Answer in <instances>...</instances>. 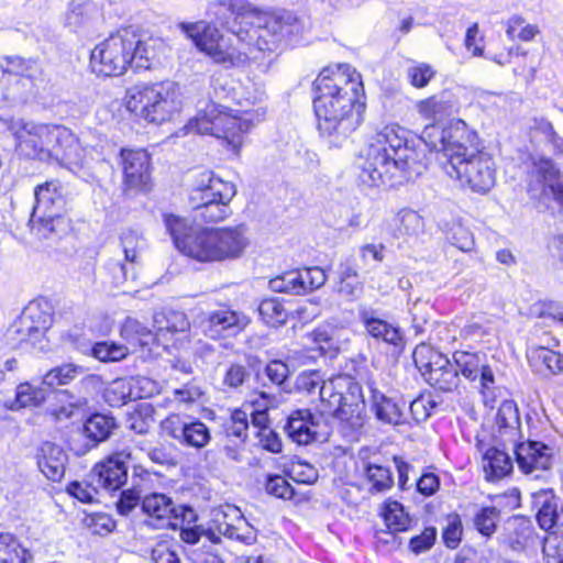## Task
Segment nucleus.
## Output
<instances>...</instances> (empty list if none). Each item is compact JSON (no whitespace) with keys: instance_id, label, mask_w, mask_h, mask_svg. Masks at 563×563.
Returning a JSON list of instances; mask_svg holds the SVG:
<instances>
[{"instance_id":"nucleus-58","label":"nucleus","mask_w":563,"mask_h":563,"mask_svg":"<svg viewBox=\"0 0 563 563\" xmlns=\"http://www.w3.org/2000/svg\"><path fill=\"white\" fill-rule=\"evenodd\" d=\"M450 243L463 252H470L474 249L475 240L468 228L462 224H454L448 236Z\"/></svg>"},{"instance_id":"nucleus-37","label":"nucleus","mask_w":563,"mask_h":563,"mask_svg":"<svg viewBox=\"0 0 563 563\" xmlns=\"http://www.w3.org/2000/svg\"><path fill=\"white\" fill-rule=\"evenodd\" d=\"M483 470L487 481H498L510 473L512 461L505 451L490 448L483 456Z\"/></svg>"},{"instance_id":"nucleus-42","label":"nucleus","mask_w":563,"mask_h":563,"mask_svg":"<svg viewBox=\"0 0 563 563\" xmlns=\"http://www.w3.org/2000/svg\"><path fill=\"white\" fill-rule=\"evenodd\" d=\"M500 520V509L494 506L481 507L473 518V525L478 533L492 538Z\"/></svg>"},{"instance_id":"nucleus-25","label":"nucleus","mask_w":563,"mask_h":563,"mask_svg":"<svg viewBox=\"0 0 563 563\" xmlns=\"http://www.w3.org/2000/svg\"><path fill=\"white\" fill-rule=\"evenodd\" d=\"M214 230L219 262L236 260L243 255L250 244L245 224L218 228Z\"/></svg>"},{"instance_id":"nucleus-64","label":"nucleus","mask_w":563,"mask_h":563,"mask_svg":"<svg viewBox=\"0 0 563 563\" xmlns=\"http://www.w3.org/2000/svg\"><path fill=\"white\" fill-rule=\"evenodd\" d=\"M154 563H181L178 554L168 542H158L151 552Z\"/></svg>"},{"instance_id":"nucleus-15","label":"nucleus","mask_w":563,"mask_h":563,"mask_svg":"<svg viewBox=\"0 0 563 563\" xmlns=\"http://www.w3.org/2000/svg\"><path fill=\"white\" fill-rule=\"evenodd\" d=\"M163 433L179 444L192 449H202L211 441L210 429L198 419L184 420L172 415L161 422Z\"/></svg>"},{"instance_id":"nucleus-13","label":"nucleus","mask_w":563,"mask_h":563,"mask_svg":"<svg viewBox=\"0 0 563 563\" xmlns=\"http://www.w3.org/2000/svg\"><path fill=\"white\" fill-rule=\"evenodd\" d=\"M528 192L540 203L548 206L553 200L563 210V175L551 159L533 161Z\"/></svg>"},{"instance_id":"nucleus-17","label":"nucleus","mask_w":563,"mask_h":563,"mask_svg":"<svg viewBox=\"0 0 563 563\" xmlns=\"http://www.w3.org/2000/svg\"><path fill=\"white\" fill-rule=\"evenodd\" d=\"M142 512L146 516V525L155 529L178 528L179 510L186 511L183 507L177 508L170 497L165 494L153 493L142 498Z\"/></svg>"},{"instance_id":"nucleus-2","label":"nucleus","mask_w":563,"mask_h":563,"mask_svg":"<svg viewBox=\"0 0 563 563\" xmlns=\"http://www.w3.org/2000/svg\"><path fill=\"white\" fill-rule=\"evenodd\" d=\"M420 140L439 154L443 170L463 188L485 195L496 184V163L492 154L479 148L477 133L462 120L441 128L427 125Z\"/></svg>"},{"instance_id":"nucleus-16","label":"nucleus","mask_w":563,"mask_h":563,"mask_svg":"<svg viewBox=\"0 0 563 563\" xmlns=\"http://www.w3.org/2000/svg\"><path fill=\"white\" fill-rule=\"evenodd\" d=\"M130 460L131 453L126 450L112 453L93 466L89 474L91 483L107 492L119 490L126 483Z\"/></svg>"},{"instance_id":"nucleus-24","label":"nucleus","mask_w":563,"mask_h":563,"mask_svg":"<svg viewBox=\"0 0 563 563\" xmlns=\"http://www.w3.org/2000/svg\"><path fill=\"white\" fill-rule=\"evenodd\" d=\"M358 318L363 323L365 331L373 339L383 341L398 349L404 347L405 339L401 330L397 325H394L393 323L378 318L376 316V311L373 308L367 306H360Z\"/></svg>"},{"instance_id":"nucleus-14","label":"nucleus","mask_w":563,"mask_h":563,"mask_svg":"<svg viewBox=\"0 0 563 563\" xmlns=\"http://www.w3.org/2000/svg\"><path fill=\"white\" fill-rule=\"evenodd\" d=\"M454 365L466 379H478L479 391L487 406L494 399L495 376L487 364L486 354L482 352L456 351L453 354Z\"/></svg>"},{"instance_id":"nucleus-10","label":"nucleus","mask_w":563,"mask_h":563,"mask_svg":"<svg viewBox=\"0 0 563 563\" xmlns=\"http://www.w3.org/2000/svg\"><path fill=\"white\" fill-rule=\"evenodd\" d=\"M35 205L33 206L30 223L37 234L47 239L67 229L63 216L65 200L57 181L41 184L34 189Z\"/></svg>"},{"instance_id":"nucleus-45","label":"nucleus","mask_w":563,"mask_h":563,"mask_svg":"<svg viewBox=\"0 0 563 563\" xmlns=\"http://www.w3.org/2000/svg\"><path fill=\"white\" fill-rule=\"evenodd\" d=\"M97 10L90 2H70L65 15V22L68 26L77 30L88 25Z\"/></svg>"},{"instance_id":"nucleus-57","label":"nucleus","mask_w":563,"mask_h":563,"mask_svg":"<svg viewBox=\"0 0 563 563\" xmlns=\"http://www.w3.org/2000/svg\"><path fill=\"white\" fill-rule=\"evenodd\" d=\"M288 476L296 483L311 485L318 479L317 468L307 462H292L288 472Z\"/></svg>"},{"instance_id":"nucleus-26","label":"nucleus","mask_w":563,"mask_h":563,"mask_svg":"<svg viewBox=\"0 0 563 563\" xmlns=\"http://www.w3.org/2000/svg\"><path fill=\"white\" fill-rule=\"evenodd\" d=\"M151 384L146 378H118L104 390V399L112 407H120L130 400L146 398L151 391H144L143 387Z\"/></svg>"},{"instance_id":"nucleus-18","label":"nucleus","mask_w":563,"mask_h":563,"mask_svg":"<svg viewBox=\"0 0 563 563\" xmlns=\"http://www.w3.org/2000/svg\"><path fill=\"white\" fill-rule=\"evenodd\" d=\"M250 323L246 314L222 307L210 311L202 321V331L210 339L235 335L243 331Z\"/></svg>"},{"instance_id":"nucleus-52","label":"nucleus","mask_w":563,"mask_h":563,"mask_svg":"<svg viewBox=\"0 0 563 563\" xmlns=\"http://www.w3.org/2000/svg\"><path fill=\"white\" fill-rule=\"evenodd\" d=\"M120 241L125 261L129 263H136L139 253L144 247L142 236L135 231L126 230L121 233Z\"/></svg>"},{"instance_id":"nucleus-19","label":"nucleus","mask_w":563,"mask_h":563,"mask_svg":"<svg viewBox=\"0 0 563 563\" xmlns=\"http://www.w3.org/2000/svg\"><path fill=\"white\" fill-rule=\"evenodd\" d=\"M211 516V525L205 532L212 542H218L220 536L245 543H250L254 539L253 536L240 533V525L244 523V520L238 508L227 506L225 509H213Z\"/></svg>"},{"instance_id":"nucleus-46","label":"nucleus","mask_w":563,"mask_h":563,"mask_svg":"<svg viewBox=\"0 0 563 563\" xmlns=\"http://www.w3.org/2000/svg\"><path fill=\"white\" fill-rule=\"evenodd\" d=\"M269 288L276 292L303 295L305 286L299 271H289L269 280Z\"/></svg>"},{"instance_id":"nucleus-56","label":"nucleus","mask_w":563,"mask_h":563,"mask_svg":"<svg viewBox=\"0 0 563 563\" xmlns=\"http://www.w3.org/2000/svg\"><path fill=\"white\" fill-rule=\"evenodd\" d=\"M530 130L531 132L542 134L545 141L551 143L558 152L563 153V139L558 135L549 120L545 118H534Z\"/></svg>"},{"instance_id":"nucleus-1","label":"nucleus","mask_w":563,"mask_h":563,"mask_svg":"<svg viewBox=\"0 0 563 563\" xmlns=\"http://www.w3.org/2000/svg\"><path fill=\"white\" fill-rule=\"evenodd\" d=\"M236 19L250 21L252 26L247 30L234 31L229 37L223 36L214 25L203 21L181 22L178 27L201 52L224 68L240 67L247 60V52L235 46L234 41L243 45L256 46L260 51H273L278 42L290 38L303 30V23L289 11L282 13L247 11L239 13Z\"/></svg>"},{"instance_id":"nucleus-36","label":"nucleus","mask_w":563,"mask_h":563,"mask_svg":"<svg viewBox=\"0 0 563 563\" xmlns=\"http://www.w3.org/2000/svg\"><path fill=\"white\" fill-rule=\"evenodd\" d=\"M496 426L501 437H509L515 442L520 433V417L518 406L514 400H504L496 415Z\"/></svg>"},{"instance_id":"nucleus-23","label":"nucleus","mask_w":563,"mask_h":563,"mask_svg":"<svg viewBox=\"0 0 563 563\" xmlns=\"http://www.w3.org/2000/svg\"><path fill=\"white\" fill-rule=\"evenodd\" d=\"M121 165L124 183L130 188H144L150 179V155L145 150H121Z\"/></svg>"},{"instance_id":"nucleus-54","label":"nucleus","mask_w":563,"mask_h":563,"mask_svg":"<svg viewBox=\"0 0 563 563\" xmlns=\"http://www.w3.org/2000/svg\"><path fill=\"white\" fill-rule=\"evenodd\" d=\"M249 420L247 413L244 410L235 409L230 420L224 426V431L228 437L236 438L241 442H245L247 438Z\"/></svg>"},{"instance_id":"nucleus-47","label":"nucleus","mask_w":563,"mask_h":563,"mask_svg":"<svg viewBox=\"0 0 563 563\" xmlns=\"http://www.w3.org/2000/svg\"><path fill=\"white\" fill-rule=\"evenodd\" d=\"M258 313L262 320L272 327L282 325L287 321L288 313L284 305L277 298L262 300L258 306Z\"/></svg>"},{"instance_id":"nucleus-62","label":"nucleus","mask_w":563,"mask_h":563,"mask_svg":"<svg viewBox=\"0 0 563 563\" xmlns=\"http://www.w3.org/2000/svg\"><path fill=\"white\" fill-rule=\"evenodd\" d=\"M152 408L150 406H140V409L134 411L129 417V427L136 433H146L151 423L153 422Z\"/></svg>"},{"instance_id":"nucleus-55","label":"nucleus","mask_w":563,"mask_h":563,"mask_svg":"<svg viewBox=\"0 0 563 563\" xmlns=\"http://www.w3.org/2000/svg\"><path fill=\"white\" fill-rule=\"evenodd\" d=\"M250 377L251 372L246 366L239 363H230L223 374L222 384L227 388L239 389L250 379Z\"/></svg>"},{"instance_id":"nucleus-39","label":"nucleus","mask_w":563,"mask_h":563,"mask_svg":"<svg viewBox=\"0 0 563 563\" xmlns=\"http://www.w3.org/2000/svg\"><path fill=\"white\" fill-rule=\"evenodd\" d=\"M313 346L310 349L321 356L333 357L338 352L336 330L330 324L320 325L310 335Z\"/></svg>"},{"instance_id":"nucleus-38","label":"nucleus","mask_w":563,"mask_h":563,"mask_svg":"<svg viewBox=\"0 0 563 563\" xmlns=\"http://www.w3.org/2000/svg\"><path fill=\"white\" fill-rule=\"evenodd\" d=\"M153 322L157 336L165 332H186L190 327L186 314L176 310L156 312L153 317Z\"/></svg>"},{"instance_id":"nucleus-21","label":"nucleus","mask_w":563,"mask_h":563,"mask_svg":"<svg viewBox=\"0 0 563 563\" xmlns=\"http://www.w3.org/2000/svg\"><path fill=\"white\" fill-rule=\"evenodd\" d=\"M515 454L517 464L525 474L551 468L553 450L542 442L527 441L516 444Z\"/></svg>"},{"instance_id":"nucleus-7","label":"nucleus","mask_w":563,"mask_h":563,"mask_svg":"<svg viewBox=\"0 0 563 563\" xmlns=\"http://www.w3.org/2000/svg\"><path fill=\"white\" fill-rule=\"evenodd\" d=\"M125 107L148 123L162 124L181 109L178 86L172 81L136 85L126 91Z\"/></svg>"},{"instance_id":"nucleus-48","label":"nucleus","mask_w":563,"mask_h":563,"mask_svg":"<svg viewBox=\"0 0 563 563\" xmlns=\"http://www.w3.org/2000/svg\"><path fill=\"white\" fill-rule=\"evenodd\" d=\"M81 373L82 367L80 366L70 363L63 364L48 371L44 375L42 384L53 388L60 385H67Z\"/></svg>"},{"instance_id":"nucleus-41","label":"nucleus","mask_w":563,"mask_h":563,"mask_svg":"<svg viewBox=\"0 0 563 563\" xmlns=\"http://www.w3.org/2000/svg\"><path fill=\"white\" fill-rule=\"evenodd\" d=\"M365 476L371 484V493H383L394 485V476L389 467L375 463H367Z\"/></svg>"},{"instance_id":"nucleus-34","label":"nucleus","mask_w":563,"mask_h":563,"mask_svg":"<svg viewBox=\"0 0 563 563\" xmlns=\"http://www.w3.org/2000/svg\"><path fill=\"white\" fill-rule=\"evenodd\" d=\"M528 361L537 372L558 375L563 371V356L544 346H531L527 351Z\"/></svg>"},{"instance_id":"nucleus-27","label":"nucleus","mask_w":563,"mask_h":563,"mask_svg":"<svg viewBox=\"0 0 563 563\" xmlns=\"http://www.w3.org/2000/svg\"><path fill=\"white\" fill-rule=\"evenodd\" d=\"M371 400L373 410L379 421L394 426L406 422V402L402 399L388 397L377 388L371 387Z\"/></svg>"},{"instance_id":"nucleus-30","label":"nucleus","mask_w":563,"mask_h":563,"mask_svg":"<svg viewBox=\"0 0 563 563\" xmlns=\"http://www.w3.org/2000/svg\"><path fill=\"white\" fill-rule=\"evenodd\" d=\"M533 506L538 509L537 521L541 529L551 531L558 523L560 498L552 489H542L533 494Z\"/></svg>"},{"instance_id":"nucleus-28","label":"nucleus","mask_w":563,"mask_h":563,"mask_svg":"<svg viewBox=\"0 0 563 563\" xmlns=\"http://www.w3.org/2000/svg\"><path fill=\"white\" fill-rule=\"evenodd\" d=\"M457 108L455 96L448 90L422 99L416 103L417 112L427 120H441L451 115Z\"/></svg>"},{"instance_id":"nucleus-35","label":"nucleus","mask_w":563,"mask_h":563,"mask_svg":"<svg viewBox=\"0 0 563 563\" xmlns=\"http://www.w3.org/2000/svg\"><path fill=\"white\" fill-rule=\"evenodd\" d=\"M46 399V390L25 382L16 386L15 397L4 401V407L10 411H19L27 407H38Z\"/></svg>"},{"instance_id":"nucleus-29","label":"nucleus","mask_w":563,"mask_h":563,"mask_svg":"<svg viewBox=\"0 0 563 563\" xmlns=\"http://www.w3.org/2000/svg\"><path fill=\"white\" fill-rule=\"evenodd\" d=\"M67 455L64 450L52 442H45L41 446L37 464L41 472L51 481L62 479L65 473Z\"/></svg>"},{"instance_id":"nucleus-60","label":"nucleus","mask_w":563,"mask_h":563,"mask_svg":"<svg viewBox=\"0 0 563 563\" xmlns=\"http://www.w3.org/2000/svg\"><path fill=\"white\" fill-rule=\"evenodd\" d=\"M265 489L269 495L283 499H291L295 495L292 486L280 475L267 476Z\"/></svg>"},{"instance_id":"nucleus-51","label":"nucleus","mask_w":563,"mask_h":563,"mask_svg":"<svg viewBox=\"0 0 563 563\" xmlns=\"http://www.w3.org/2000/svg\"><path fill=\"white\" fill-rule=\"evenodd\" d=\"M400 234L413 235L423 228V219L413 210L404 209L395 218Z\"/></svg>"},{"instance_id":"nucleus-32","label":"nucleus","mask_w":563,"mask_h":563,"mask_svg":"<svg viewBox=\"0 0 563 563\" xmlns=\"http://www.w3.org/2000/svg\"><path fill=\"white\" fill-rule=\"evenodd\" d=\"M231 200L216 196L211 199L203 198V200L190 202L194 221L209 223L224 220L230 214L229 203Z\"/></svg>"},{"instance_id":"nucleus-8","label":"nucleus","mask_w":563,"mask_h":563,"mask_svg":"<svg viewBox=\"0 0 563 563\" xmlns=\"http://www.w3.org/2000/svg\"><path fill=\"white\" fill-rule=\"evenodd\" d=\"M164 223L183 254L201 263L219 262L214 229H194L186 219L175 214H165Z\"/></svg>"},{"instance_id":"nucleus-61","label":"nucleus","mask_w":563,"mask_h":563,"mask_svg":"<svg viewBox=\"0 0 563 563\" xmlns=\"http://www.w3.org/2000/svg\"><path fill=\"white\" fill-rule=\"evenodd\" d=\"M97 484L73 482L67 486V493L74 498L85 504H92L97 500Z\"/></svg>"},{"instance_id":"nucleus-11","label":"nucleus","mask_w":563,"mask_h":563,"mask_svg":"<svg viewBox=\"0 0 563 563\" xmlns=\"http://www.w3.org/2000/svg\"><path fill=\"white\" fill-rule=\"evenodd\" d=\"M134 30L122 29L97 45L90 55V66L100 76H120L131 66Z\"/></svg>"},{"instance_id":"nucleus-3","label":"nucleus","mask_w":563,"mask_h":563,"mask_svg":"<svg viewBox=\"0 0 563 563\" xmlns=\"http://www.w3.org/2000/svg\"><path fill=\"white\" fill-rule=\"evenodd\" d=\"M313 108L322 136L339 146L362 122L361 75L350 65L324 68L313 82Z\"/></svg>"},{"instance_id":"nucleus-44","label":"nucleus","mask_w":563,"mask_h":563,"mask_svg":"<svg viewBox=\"0 0 563 563\" xmlns=\"http://www.w3.org/2000/svg\"><path fill=\"white\" fill-rule=\"evenodd\" d=\"M121 334L126 340L137 343L141 346H148L157 340L156 334L133 318H126L122 325Z\"/></svg>"},{"instance_id":"nucleus-63","label":"nucleus","mask_w":563,"mask_h":563,"mask_svg":"<svg viewBox=\"0 0 563 563\" xmlns=\"http://www.w3.org/2000/svg\"><path fill=\"white\" fill-rule=\"evenodd\" d=\"M463 533L462 520L459 515H452L449 517L446 527L443 530V541L450 549L459 547Z\"/></svg>"},{"instance_id":"nucleus-5","label":"nucleus","mask_w":563,"mask_h":563,"mask_svg":"<svg viewBox=\"0 0 563 563\" xmlns=\"http://www.w3.org/2000/svg\"><path fill=\"white\" fill-rule=\"evenodd\" d=\"M357 166L360 180L369 187L394 186L421 173L419 154L409 144L407 131L398 125L376 133Z\"/></svg>"},{"instance_id":"nucleus-59","label":"nucleus","mask_w":563,"mask_h":563,"mask_svg":"<svg viewBox=\"0 0 563 563\" xmlns=\"http://www.w3.org/2000/svg\"><path fill=\"white\" fill-rule=\"evenodd\" d=\"M434 75L433 68L424 63L413 64L407 69V77L416 88H424Z\"/></svg>"},{"instance_id":"nucleus-40","label":"nucleus","mask_w":563,"mask_h":563,"mask_svg":"<svg viewBox=\"0 0 563 563\" xmlns=\"http://www.w3.org/2000/svg\"><path fill=\"white\" fill-rule=\"evenodd\" d=\"M115 427L114 418L102 413H95L85 422L84 432L93 442L92 445H96L107 440Z\"/></svg>"},{"instance_id":"nucleus-12","label":"nucleus","mask_w":563,"mask_h":563,"mask_svg":"<svg viewBox=\"0 0 563 563\" xmlns=\"http://www.w3.org/2000/svg\"><path fill=\"white\" fill-rule=\"evenodd\" d=\"M413 361L431 387L451 393L460 384L459 371L454 363L428 344L420 343L413 351Z\"/></svg>"},{"instance_id":"nucleus-9","label":"nucleus","mask_w":563,"mask_h":563,"mask_svg":"<svg viewBox=\"0 0 563 563\" xmlns=\"http://www.w3.org/2000/svg\"><path fill=\"white\" fill-rule=\"evenodd\" d=\"M322 415L333 416L342 421L358 418L364 406L361 385L349 375H339L323 380L320 388Z\"/></svg>"},{"instance_id":"nucleus-31","label":"nucleus","mask_w":563,"mask_h":563,"mask_svg":"<svg viewBox=\"0 0 563 563\" xmlns=\"http://www.w3.org/2000/svg\"><path fill=\"white\" fill-rule=\"evenodd\" d=\"M134 44L131 45V67L136 69L151 67V62L158 55L164 43L161 38L145 36L134 31Z\"/></svg>"},{"instance_id":"nucleus-4","label":"nucleus","mask_w":563,"mask_h":563,"mask_svg":"<svg viewBox=\"0 0 563 563\" xmlns=\"http://www.w3.org/2000/svg\"><path fill=\"white\" fill-rule=\"evenodd\" d=\"M14 135L20 154L42 162H55L86 183L97 179L92 150L82 147L76 135L59 125L36 124L22 119H0Z\"/></svg>"},{"instance_id":"nucleus-6","label":"nucleus","mask_w":563,"mask_h":563,"mask_svg":"<svg viewBox=\"0 0 563 563\" xmlns=\"http://www.w3.org/2000/svg\"><path fill=\"white\" fill-rule=\"evenodd\" d=\"M264 111L249 109L232 110L220 103L208 101L185 125L188 133L209 134L227 142L228 147L239 154L244 134L260 122Z\"/></svg>"},{"instance_id":"nucleus-43","label":"nucleus","mask_w":563,"mask_h":563,"mask_svg":"<svg viewBox=\"0 0 563 563\" xmlns=\"http://www.w3.org/2000/svg\"><path fill=\"white\" fill-rule=\"evenodd\" d=\"M382 516L390 531H405L409 527V516L397 500H387L383 506Z\"/></svg>"},{"instance_id":"nucleus-49","label":"nucleus","mask_w":563,"mask_h":563,"mask_svg":"<svg viewBox=\"0 0 563 563\" xmlns=\"http://www.w3.org/2000/svg\"><path fill=\"white\" fill-rule=\"evenodd\" d=\"M27 551L22 549L10 533H0V563H24Z\"/></svg>"},{"instance_id":"nucleus-22","label":"nucleus","mask_w":563,"mask_h":563,"mask_svg":"<svg viewBox=\"0 0 563 563\" xmlns=\"http://www.w3.org/2000/svg\"><path fill=\"white\" fill-rule=\"evenodd\" d=\"M189 201H200L203 198L216 196L221 199H233L236 194L235 186L230 181L217 177L213 172L203 169L194 174Z\"/></svg>"},{"instance_id":"nucleus-20","label":"nucleus","mask_w":563,"mask_h":563,"mask_svg":"<svg viewBox=\"0 0 563 563\" xmlns=\"http://www.w3.org/2000/svg\"><path fill=\"white\" fill-rule=\"evenodd\" d=\"M321 416L309 410H296L287 419L285 431L289 439L299 445H308L325 435L321 431Z\"/></svg>"},{"instance_id":"nucleus-50","label":"nucleus","mask_w":563,"mask_h":563,"mask_svg":"<svg viewBox=\"0 0 563 563\" xmlns=\"http://www.w3.org/2000/svg\"><path fill=\"white\" fill-rule=\"evenodd\" d=\"M93 356L101 362H119L126 357V346L114 342H98L92 347Z\"/></svg>"},{"instance_id":"nucleus-33","label":"nucleus","mask_w":563,"mask_h":563,"mask_svg":"<svg viewBox=\"0 0 563 563\" xmlns=\"http://www.w3.org/2000/svg\"><path fill=\"white\" fill-rule=\"evenodd\" d=\"M530 534L531 526L528 521L521 517H511L505 522L498 541L512 551L519 552L525 549Z\"/></svg>"},{"instance_id":"nucleus-53","label":"nucleus","mask_w":563,"mask_h":563,"mask_svg":"<svg viewBox=\"0 0 563 563\" xmlns=\"http://www.w3.org/2000/svg\"><path fill=\"white\" fill-rule=\"evenodd\" d=\"M234 98L243 109H250L262 100L263 91L256 87L254 82L247 80L245 84H240L239 87L233 88Z\"/></svg>"}]
</instances>
